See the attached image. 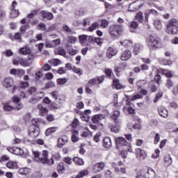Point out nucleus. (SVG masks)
<instances>
[{"label": "nucleus", "instance_id": "aec40b11", "mask_svg": "<svg viewBox=\"0 0 178 178\" xmlns=\"http://www.w3.org/2000/svg\"><path fill=\"white\" fill-rule=\"evenodd\" d=\"M10 73L14 76H23L26 72L24 70L12 69Z\"/></svg>", "mask_w": 178, "mask_h": 178}, {"label": "nucleus", "instance_id": "3c124183", "mask_svg": "<svg viewBox=\"0 0 178 178\" xmlns=\"http://www.w3.org/2000/svg\"><path fill=\"white\" fill-rule=\"evenodd\" d=\"M53 44V48H55V47H58V45L60 44V39H56L51 41Z\"/></svg>", "mask_w": 178, "mask_h": 178}, {"label": "nucleus", "instance_id": "a878e982", "mask_svg": "<svg viewBox=\"0 0 178 178\" xmlns=\"http://www.w3.org/2000/svg\"><path fill=\"white\" fill-rule=\"evenodd\" d=\"M19 54H22V55H30V54H31V50L28 47H22L19 49Z\"/></svg>", "mask_w": 178, "mask_h": 178}, {"label": "nucleus", "instance_id": "a18cd8bd", "mask_svg": "<svg viewBox=\"0 0 178 178\" xmlns=\"http://www.w3.org/2000/svg\"><path fill=\"white\" fill-rule=\"evenodd\" d=\"M108 24H109V22H108L106 19H102L101 22V27L102 29H106Z\"/></svg>", "mask_w": 178, "mask_h": 178}, {"label": "nucleus", "instance_id": "4468645a", "mask_svg": "<svg viewBox=\"0 0 178 178\" xmlns=\"http://www.w3.org/2000/svg\"><path fill=\"white\" fill-rule=\"evenodd\" d=\"M40 15L43 19H46L47 20H52L54 19V14L48 11L42 10Z\"/></svg>", "mask_w": 178, "mask_h": 178}, {"label": "nucleus", "instance_id": "0eeeda50", "mask_svg": "<svg viewBox=\"0 0 178 178\" xmlns=\"http://www.w3.org/2000/svg\"><path fill=\"white\" fill-rule=\"evenodd\" d=\"M145 22H148V19H152L154 16H156L158 15V11L155 10L154 9L151 10H146L145 11Z\"/></svg>", "mask_w": 178, "mask_h": 178}, {"label": "nucleus", "instance_id": "4be33fe9", "mask_svg": "<svg viewBox=\"0 0 178 178\" xmlns=\"http://www.w3.org/2000/svg\"><path fill=\"white\" fill-rule=\"evenodd\" d=\"M143 47L140 44H136L134 47L133 54H134V55H138V54L143 51Z\"/></svg>", "mask_w": 178, "mask_h": 178}, {"label": "nucleus", "instance_id": "680f3d73", "mask_svg": "<svg viewBox=\"0 0 178 178\" xmlns=\"http://www.w3.org/2000/svg\"><path fill=\"white\" fill-rule=\"evenodd\" d=\"M31 124L33 127H38V120L35 118L31 120Z\"/></svg>", "mask_w": 178, "mask_h": 178}, {"label": "nucleus", "instance_id": "58836bf2", "mask_svg": "<svg viewBox=\"0 0 178 178\" xmlns=\"http://www.w3.org/2000/svg\"><path fill=\"white\" fill-rule=\"evenodd\" d=\"M144 19V17L143 16V13L141 12H139L137 13L136 16V20H138L140 23H143V20Z\"/></svg>", "mask_w": 178, "mask_h": 178}, {"label": "nucleus", "instance_id": "c03bdc74", "mask_svg": "<svg viewBox=\"0 0 178 178\" xmlns=\"http://www.w3.org/2000/svg\"><path fill=\"white\" fill-rule=\"evenodd\" d=\"M119 116H120V111H115L113 112V114L111 116V118H112V119H113V120H116V119L118 118H119Z\"/></svg>", "mask_w": 178, "mask_h": 178}, {"label": "nucleus", "instance_id": "f8f14e48", "mask_svg": "<svg viewBox=\"0 0 178 178\" xmlns=\"http://www.w3.org/2000/svg\"><path fill=\"white\" fill-rule=\"evenodd\" d=\"M104 168H105V163H104V162L97 163L93 165L92 171L95 173H98V172H101Z\"/></svg>", "mask_w": 178, "mask_h": 178}, {"label": "nucleus", "instance_id": "6e6552de", "mask_svg": "<svg viewBox=\"0 0 178 178\" xmlns=\"http://www.w3.org/2000/svg\"><path fill=\"white\" fill-rule=\"evenodd\" d=\"M29 136H30V137H32V138H37V137L40 136V128L31 126L29 127Z\"/></svg>", "mask_w": 178, "mask_h": 178}, {"label": "nucleus", "instance_id": "864d4df0", "mask_svg": "<svg viewBox=\"0 0 178 178\" xmlns=\"http://www.w3.org/2000/svg\"><path fill=\"white\" fill-rule=\"evenodd\" d=\"M51 108H54V109H59L60 108V104H58V100L51 104Z\"/></svg>", "mask_w": 178, "mask_h": 178}, {"label": "nucleus", "instance_id": "774afa93", "mask_svg": "<svg viewBox=\"0 0 178 178\" xmlns=\"http://www.w3.org/2000/svg\"><path fill=\"white\" fill-rule=\"evenodd\" d=\"M96 42L99 45V47H101L102 45V41H101V38H95L94 39V43Z\"/></svg>", "mask_w": 178, "mask_h": 178}, {"label": "nucleus", "instance_id": "8fccbe9b", "mask_svg": "<svg viewBox=\"0 0 178 178\" xmlns=\"http://www.w3.org/2000/svg\"><path fill=\"white\" fill-rule=\"evenodd\" d=\"M165 86L168 88H170L171 87H173L174 86L173 81H172V79H167Z\"/></svg>", "mask_w": 178, "mask_h": 178}, {"label": "nucleus", "instance_id": "c85d7f7f", "mask_svg": "<svg viewBox=\"0 0 178 178\" xmlns=\"http://www.w3.org/2000/svg\"><path fill=\"white\" fill-rule=\"evenodd\" d=\"M113 83L115 88H117V90H120L121 88H123V85L120 84V83L119 82V79H113Z\"/></svg>", "mask_w": 178, "mask_h": 178}, {"label": "nucleus", "instance_id": "9d476101", "mask_svg": "<svg viewBox=\"0 0 178 178\" xmlns=\"http://www.w3.org/2000/svg\"><path fill=\"white\" fill-rule=\"evenodd\" d=\"M16 6H17V2L13 1L11 7V13L10 14V17L13 19H15V17H17V16H19V10L15 9Z\"/></svg>", "mask_w": 178, "mask_h": 178}, {"label": "nucleus", "instance_id": "20e7f679", "mask_svg": "<svg viewBox=\"0 0 178 178\" xmlns=\"http://www.w3.org/2000/svg\"><path fill=\"white\" fill-rule=\"evenodd\" d=\"M147 44L152 49H156L159 45V38L156 36L150 35L147 38Z\"/></svg>", "mask_w": 178, "mask_h": 178}, {"label": "nucleus", "instance_id": "e2e57ef3", "mask_svg": "<svg viewBox=\"0 0 178 178\" xmlns=\"http://www.w3.org/2000/svg\"><path fill=\"white\" fill-rule=\"evenodd\" d=\"M35 91H37V89L35 87H31L28 89V92L30 95H33Z\"/></svg>", "mask_w": 178, "mask_h": 178}, {"label": "nucleus", "instance_id": "0e129e2a", "mask_svg": "<svg viewBox=\"0 0 178 178\" xmlns=\"http://www.w3.org/2000/svg\"><path fill=\"white\" fill-rule=\"evenodd\" d=\"M58 172H61V173H63V170H65V166L63 165V163L59 164L57 167Z\"/></svg>", "mask_w": 178, "mask_h": 178}, {"label": "nucleus", "instance_id": "79ce46f5", "mask_svg": "<svg viewBox=\"0 0 178 178\" xmlns=\"http://www.w3.org/2000/svg\"><path fill=\"white\" fill-rule=\"evenodd\" d=\"M29 29H30V25H29V24L25 25V26H22L20 28V33H21V34H24V33H26V31L29 30Z\"/></svg>", "mask_w": 178, "mask_h": 178}, {"label": "nucleus", "instance_id": "6ab92c4d", "mask_svg": "<svg viewBox=\"0 0 178 178\" xmlns=\"http://www.w3.org/2000/svg\"><path fill=\"white\" fill-rule=\"evenodd\" d=\"M13 102H15V104H18L17 106H16V109L17 111H19V109H22V108H23V104L20 103V98H19V97L16 95L13 96Z\"/></svg>", "mask_w": 178, "mask_h": 178}, {"label": "nucleus", "instance_id": "cd10ccee", "mask_svg": "<svg viewBox=\"0 0 178 178\" xmlns=\"http://www.w3.org/2000/svg\"><path fill=\"white\" fill-rule=\"evenodd\" d=\"M73 161L74 163H76V165H78L79 166H83V165H84V161L79 157H74L73 159Z\"/></svg>", "mask_w": 178, "mask_h": 178}, {"label": "nucleus", "instance_id": "412c9836", "mask_svg": "<svg viewBox=\"0 0 178 178\" xmlns=\"http://www.w3.org/2000/svg\"><path fill=\"white\" fill-rule=\"evenodd\" d=\"M105 118H106V115L104 116L102 114H97L92 118V121L93 123H98V122L102 120V119H105Z\"/></svg>", "mask_w": 178, "mask_h": 178}, {"label": "nucleus", "instance_id": "473e14b6", "mask_svg": "<svg viewBox=\"0 0 178 178\" xmlns=\"http://www.w3.org/2000/svg\"><path fill=\"white\" fill-rule=\"evenodd\" d=\"M55 55H61L62 56H66V51L63 49H57L54 51Z\"/></svg>", "mask_w": 178, "mask_h": 178}, {"label": "nucleus", "instance_id": "4d7b16f0", "mask_svg": "<svg viewBox=\"0 0 178 178\" xmlns=\"http://www.w3.org/2000/svg\"><path fill=\"white\" fill-rule=\"evenodd\" d=\"M51 95L52 98L55 99V101H58V97L59 95V93H58V92L56 91L51 92Z\"/></svg>", "mask_w": 178, "mask_h": 178}, {"label": "nucleus", "instance_id": "a19ab883", "mask_svg": "<svg viewBox=\"0 0 178 178\" xmlns=\"http://www.w3.org/2000/svg\"><path fill=\"white\" fill-rule=\"evenodd\" d=\"M72 71L74 72V73H76L79 76H81V74H83V71L80 68H76V67H74L72 68Z\"/></svg>", "mask_w": 178, "mask_h": 178}, {"label": "nucleus", "instance_id": "052dcab7", "mask_svg": "<svg viewBox=\"0 0 178 178\" xmlns=\"http://www.w3.org/2000/svg\"><path fill=\"white\" fill-rule=\"evenodd\" d=\"M54 87H55V83L52 81H49L45 85V88H54Z\"/></svg>", "mask_w": 178, "mask_h": 178}, {"label": "nucleus", "instance_id": "4c0bfd02", "mask_svg": "<svg viewBox=\"0 0 178 178\" xmlns=\"http://www.w3.org/2000/svg\"><path fill=\"white\" fill-rule=\"evenodd\" d=\"M3 109L6 111V112H11V111H13L15 109V107L9 105V104H6L3 106Z\"/></svg>", "mask_w": 178, "mask_h": 178}, {"label": "nucleus", "instance_id": "ea45409f", "mask_svg": "<svg viewBox=\"0 0 178 178\" xmlns=\"http://www.w3.org/2000/svg\"><path fill=\"white\" fill-rule=\"evenodd\" d=\"M141 98H143V96H141L140 95H136L131 97H128V99L129 101H136V99H141Z\"/></svg>", "mask_w": 178, "mask_h": 178}, {"label": "nucleus", "instance_id": "f704fd0d", "mask_svg": "<svg viewBox=\"0 0 178 178\" xmlns=\"http://www.w3.org/2000/svg\"><path fill=\"white\" fill-rule=\"evenodd\" d=\"M97 29H99V23L94 22L89 27L88 30L89 31H94V30H97Z\"/></svg>", "mask_w": 178, "mask_h": 178}, {"label": "nucleus", "instance_id": "de8ad7c7", "mask_svg": "<svg viewBox=\"0 0 178 178\" xmlns=\"http://www.w3.org/2000/svg\"><path fill=\"white\" fill-rule=\"evenodd\" d=\"M95 37L86 35V42H89V44H94Z\"/></svg>", "mask_w": 178, "mask_h": 178}, {"label": "nucleus", "instance_id": "2f4dec72", "mask_svg": "<svg viewBox=\"0 0 178 178\" xmlns=\"http://www.w3.org/2000/svg\"><path fill=\"white\" fill-rule=\"evenodd\" d=\"M42 98V95H41L40 97L35 96V97H32L29 102L30 104H38V102L41 101V99Z\"/></svg>", "mask_w": 178, "mask_h": 178}, {"label": "nucleus", "instance_id": "ddd939ff", "mask_svg": "<svg viewBox=\"0 0 178 178\" xmlns=\"http://www.w3.org/2000/svg\"><path fill=\"white\" fill-rule=\"evenodd\" d=\"M118 54V50L113 47H108L106 51V56L108 59H112L113 56H115Z\"/></svg>", "mask_w": 178, "mask_h": 178}, {"label": "nucleus", "instance_id": "39448f33", "mask_svg": "<svg viewBox=\"0 0 178 178\" xmlns=\"http://www.w3.org/2000/svg\"><path fill=\"white\" fill-rule=\"evenodd\" d=\"M144 6V1L143 0H137L133 3H131L129 8V12H136L140 9V8H143Z\"/></svg>", "mask_w": 178, "mask_h": 178}, {"label": "nucleus", "instance_id": "338daca9", "mask_svg": "<svg viewBox=\"0 0 178 178\" xmlns=\"http://www.w3.org/2000/svg\"><path fill=\"white\" fill-rule=\"evenodd\" d=\"M88 84H90V86H95V84H97V79L94 78V79H91L88 81Z\"/></svg>", "mask_w": 178, "mask_h": 178}, {"label": "nucleus", "instance_id": "f03ea898", "mask_svg": "<svg viewBox=\"0 0 178 178\" xmlns=\"http://www.w3.org/2000/svg\"><path fill=\"white\" fill-rule=\"evenodd\" d=\"M167 34H171L172 35H176L178 34V19L172 18L168 21L166 25Z\"/></svg>", "mask_w": 178, "mask_h": 178}, {"label": "nucleus", "instance_id": "f257e3e1", "mask_svg": "<svg viewBox=\"0 0 178 178\" xmlns=\"http://www.w3.org/2000/svg\"><path fill=\"white\" fill-rule=\"evenodd\" d=\"M33 154L35 162H38V163H42L43 165H49L51 166V165H54L55 162L54 158L48 159V151L43 150L41 155H40V152L33 151Z\"/></svg>", "mask_w": 178, "mask_h": 178}, {"label": "nucleus", "instance_id": "72a5a7b5", "mask_svg": "<svg viewBox=\"0 0 178 178\" xmlns=\"http://www.w3.org/2000/svg\"><path fill=\"white\" fill-rule=\"evenodd\" d=\"M153 24L157 30L162 29V22H161L160 20H158V19L154 20Z\"/></svg>", "mask_w": 178, "mask_h": 178}, {"label": "nucleus", "instance_id": "6e6d98bb", "mask_svg": "<svg viewBox=\"0 0 178 178\" xmlns=\"http://www.w3.org/2000/svg\"><path fill=\"white\" fill-rule=\"evenodd\" d=\"M161 98H162V93L156 94L153 100L154 104H156V102H158V101L161 99Z\"/></svg>", "mask_w": 178, "mask_h": 178}, {"label": "nucleus", "instance_id": "393cba45", "mask_svg": "<svg viewBox=\"0 0 178 178\" xmlns=\"http://www.w3.org/2000/svg\"><path fill=\"white\" fill-rule=\"evenodd\" d=\"M120 45H124L125 48H131L133 47V42L129 40H124L122 42H120Z\"/></svg>", "mask_w": 178, "mask_h": 178}, {"label": "nucleus", "instance_id": "1a4fd4ad", "mask_svg": "<svg viewBox=\"0 0 178 178\" xmlns=\"http://www.w3.org/2000/svg\"><path fill=\"white\" fill-rule=\"evenodd\" d=\"M115 148L118 149L119 147H123L128 145L129 143L127 142L126 139L123 137H118L115 139Z\"/></svg>", "mask_w": 178, "mask_h": 178}, {"label": "nucleus", "instance_id": "423d86ee", "mask_svg": "<svg viewBox=\"0 0 178 178\" xmlns=\"http://www.w3.org/2000/svg\"><path fill=\"white\" fill-rule=\"evenodd\" d=\"M111 35H113L116 37L117 34L120 35L122 34V31H123V26L119 24L111 25L109 29Z\"/></svg>", "mask_w": 178, "mask_h": 178}, {"label": "nucleus", "instance_id": "37998d69", "mask_svg": "<svg viewBox=\"0 0 178 178\" xmlns=\"http://www.w3.org/2000/svg\"><path fill=\"white\" fill-rule=\"evenodd\" d=\"M13 154L15 155H22V154H23V150L19 147H15Z\"/></svg>", "mask_w": 178, "mask_h": 178}, {"label": "nucleus", "instance_id": "09e8293b", "mask_svg": "<svg viewBox=\"0 0 178 178\" xmlns=\"http://www.w3.org/2000/svg\"><path fill=\"white\" fill-rule=\"evenodd\" d=\"M81 119L83 121V122H88L90 120V116L87 114H82L81 115Z\"/></svg>", "mask_w": 178, "mask_h": 178}, {"label": "nucleus", "instance_id": "13d9d810", "mask_svg": "<svg viewBox=\"0 0 178 178\" xmlns=\"http://www.w3.org/2000/svg\"><path fill=\"white\" fill-rule=\"evenodd\" d=\"M120 130V129L119 128V127L112 126L111 127V131H112V133H119Z\"/></svg>", "mask_w": 178, "mask_h": 178}, {"label": "nucleus", "instance_id": "c9c22d12", "mask_svg": "<svg viewBox=\"0 0 178 178\" xmlns=\"http://www.w3.org/2000/svg\"><path fill=\"white\" fill-rule=\"evenodd\" d=\"M56 131V127H51L46 130L45 134L46 136H49L52 134V133H55Z\"/></svg>", "mask_w": 178, "mask_h": 178}, {"label": "nucleus", "instance_id": "bf43d9fd", "mask_svg": "<svg viewBox=\"0 0 178 178\" xmlns=\"http://www.w3.org/2000/svg\"><path fill=\"white\" fill-rule=\"evenodd\" d=\"M163 73L166 76V77H172V72L168 70H163Z\"/></svg>", "mask_w": 178, "mask_h": 178}, {"label": "nucleus", "instance_id": "2eb2a0df", "mask_svg": "<svg viewBox=\"0 0 178 178\" xmlns=\"http://www.w3.org/2000/svg\"><path fill=\"white\" fill-rule=\"evenodd\" d=\"M130 58H131V51H130V50L122 51L120 57L121 60H129Z\"/></svg>", "mask_w": 178, "mask_h": 178}, {"label": "nucleus", "instance_id": "5fc2aeb1", "mask_svg": "<svg viewBox=\"0 0 178 178\" xmlns=\"http://www.w3.org/2000/svg\"><path fill=\"white\" fill-rule=\"evenodd\" d=\"M19 65H21V66H29V63L27 62V60L21 58L19 60Z\"/></svg>", "mask_w": 178, "mask_h": 178}, {"label": "nucleus", "instance_id": "f3484780", "mask_svg": "<svg viewBox=\"0 0 178 178\" xmlns=\"http://www.w3.org/2000/svg\"><path fill=\"white\" fill-rule=\"evenodd\" d=\"M66 143H67V136H64L58 138L57 144L58 148H62V147H63Z\"/></svg>", "mask_w": 178, "mask_h": 178}, {"label": "nucleus", "instance_id": "a211bd4d", "mask_svg": "<svg viewBox=\"0 0 178 178\" xmlns=\"http://www.w3.org/2000/svg\"><path fill=\"white\" fill-rule=\"evenodd\" d=\"M38 109L39 111V115L40 116H45L48 113V109L46 107L42 106V104L38 105Z\"/></svg>", "mask_w": 178, "mask_h": 178}, {"label": "nucleus", "instance_id": "7ed1b4c3", "mask_svg": "<svg viewBox=\"0 0 178 178\" xmlns=\"http://www.w3.org/2000/svg\"><path fill=\"white\" fill-rule=\"evenodd\" d=\"M1 86L4 87V88H7L10 90L12 94L15 93V90H16V86H15V81H13V78L7 77L3 79L1 83Z\"/></svg>", "mask_w": 178, "mask_h": 178}, {"label": "nucleus", "instance_id": "49530a36", "mask_svg": "<svg viewBox=\"0 0 178 178\" xmlns=\"http://www.w3.org/2000/svg\"><path fill=\"white\" fill-rule=\"evenodd\" d=\"M37 13H38L37 10L31 11V13L27 15L28 19H33Z\"/></svg>", "mask_w": 178, "mask_h": 178}, {"label": "nucleus", "instance_id": "9b49d317", "mask_svg": "<svg viewBox=\"0 0 178 178\" xmlns=\"http://www.w3.org/2000/svg\"><path fill=\"white\" fill-rule=\"evenodd\" d=\"M136 158L140 161H144L147 158V153H145V151L138 148L136 149Z\"/></svg>", "mask_w": 178, "mask_h": 178}, {"label": "nucleus", "instance_id": "dca6fc26", "mask_svg": "<svg viewBox=\"0 0 178 178\" xmlns=\"http://www.w3.org/2000/svg\"><path fill=\"white\" fill-rule=\"evenodd\" d=\"M103 147L107 149H109V148L112 147V140H111V138L105 137L103 139Z\"/></svg>", "mask_w": 178, "mask_h": 178}, {"label": "nucleus", "instance_id": "7c9ffc66", "mask_svg": "<svg viewBox=\"0 0 178 178\" xmlns=\"http://www.w3.org/2000/svg\"><path fill=\"white\" fill-rule=\"evenodd\" d=\"M62 29L64 33H67L68 34H73V31L72 30V29H70V27H69V26L63 24Z\"/></svg>", "mask_w": 178, "mask_h": 178}, {"label": "nucleus", "instance_id": "e433bc0d", "mask_svg": "<svg viewBox=\"0 0 178 178\" xmlns=\"http://www.w3.org/2000/svg\"><path fill=\"white\" fill-rule=\"evenodd\" d=\"M79 40L81 44L83 45L87 44V35H81L79 36Z\"/></svg>", "mask_w": 178, "mask_h": 178}, {"label": "nucleus", "instance_id": "603ef678", "mask_svg": "<svg viewBox=\"0 0 178 178\" xmlns=\"http://www.w3.org/2000/svg\"><path fill=\"white\" fill-rule=\"evenodd\" d=\"M14 40H17L19 42H22V35L20 33H17L14 35Z\"/></svg>", "mask_w": 178, "mask_h": 178}, {"label": "nucleus", "instance_id": "bb28decb", "mask_svg": "<svg viewBox=\"0 0 178 178\" xmlns=\"http://www.w3.org/2000/svg\"><path fill=\"white\" fill-rule=\"evenodd\" d=\"M172 162H173V161L172 160V157H170V156H166L164 157L165 166H170V165H172Z\"/></svg>", "mask_w": 178, "mask_h": 178}, {"label": "nucleus", "instance_id": "69168bd1", "mask_svg": "<svg viewBox=\"0 0 178 178\" xmlns=\"http://www.w3.org/2000/svg\"><path fill=\"white\" fill-rule=\"evenodd\" d=\"M83 26L86 27V26H90V19L89 18H86L83 20L82 22Z\"/></svg>", "mask_w": 178, "mask_h": 178}, {"label": "nucleus", "instance_id": "b1692460", "mask_svg": "<svg viewBox=\"0 0 178 178\" xmlns=\"http://www.w3.org/2000/svg\"><path fill=\"white\" fill-rule=\"evenodd\" d=\"M159 113L160 115V116H161L162 118H168V110H166V108H163V107H160L159 108Z\"/></svg>", "mask_w": 178, "mask_h": 178}, {"label": "nucleus", "instance_id": "5701e85b", "mask_svg": "<svg viewBox=\"0 0 178 178\" xmlns=\"http://www.w3.org/2000/svg\"><path fill=\"white\" fill-rule=\"evenodd\" d=\"M144 176L145 178H155V171L152 168H149L145 173Z\"/></svg>", "mask_w": 178, "mask_h": 178}, {"label": "nucleus", "instance_id": "c756f323", "mask_svg": "<svg viewBox=\"0 0 178 178\" xmlns=\"http://www.w3.org/2000/svg\"><path fill=\"white\" fill-rule=\"evenodd\" d=\"M19 175H29L30 173V168H23L18 170Z\"/></svg>", "mask_w": 178, "mask_h": 178}]
</instances>
